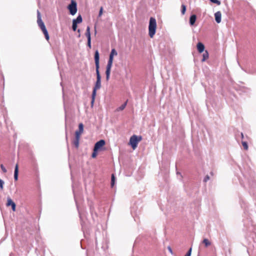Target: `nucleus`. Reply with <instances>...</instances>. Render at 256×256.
Here are the masks:
<instances>
[{
	"mask_svg": "<svg viewBox=\"0 0 256 256\" xmlns=\"http://www.w3.org/2000/svg\"><path fill=\"white\" fill-rule=\"evenodd\" d=\"M88 46L90 48H91V40H88Z\"/></svg>",
	"mask_w": 256,
	"mask_h": 256,
	"instance_id": "35",
	"label": "nucleus"
},
{
	"mask_svg": "<svg viewBox=\"0 0 256 256\" xmlns=\"http://www.w3.org/2000/svg\"><path fill=\"white\" fill-rule=\"evenodd\" d=\"M114 57V56H110V54L109 60H108V62H113Z\"/></svg>",
	"mask_w": 256,
	"mask_h": 256,
	"instance_id": "33",
	"label": "nucleus"
},
{
	"mask_svg": "<svg viewBox=\"0 0 256 256\" xmlns=\"http://www.w3.org/2000/svg\"><path fill=\"white\" fill-rule=\"evenodd\" d=\"M106 79L107 80H108L110 78V72L106 71Z\"/></svg>",
	"mask_w": 256,
	"mask_h": 256,
	"instance_id": "27",
	"label": "nucleus"
},
{
	"mask_svg": "<svg viewBox=\"0 0 256 256\" xmlns=\"http://www.w3.org/2000/svg\"><path fill=\"white\" fill-rule=\"evenodd\" d=\"M102 13H103V8L102 7H101L100 8V12H99L98 16H101L102 14Z\"/></svg>",
	"mask_w": 256,
	"mask_h": 256,
	"instance_id": "32",
	"label": "nucleus"
},
{
	"mask_svg": "<svg viewBox=\"0 0 256 256\" xmlns=\"http://www.w3.org/2000/svg\"><path fill=\"white\" fill-rule=\"evenodd\" d=\"M242 144L245 150H248V146L247 143L246 142H242Z\"/></svg>",
	"mask_w": 256,
	"mask_h": 256,
	"instance_id": "26",
	"label": "nucleus"
},
{
	"mask_svg": "<svg viewBox=\"0 0 256 256\" xmlns=\"http://www.w3.org/2000/svg\"><path fill=\"white\" fill-rule=\"evenodd\" d=\"M37 15H38V20H37L38 24V26H40V28L42 32H43V33L46 37V39L47 40H49L48 34L46 29V28L44 26V23L43 22L42 20L40 14L38 10L37 11Z\"/></svg>",
	"mask_w": 256,
	"mask_h": 256,
	"instance_id": "1",
	"label": "nucleus"
},
{
	"mask_svg": "<svg viewBox=\"0 0 256 256\" xmlns=\"http://www.w3.org/2000/svg\"><path fill=\"white\" fill-rule=\"evenodd\" d=\"M85 34L88 38V40H91L90 28L88 26L86 28V30Z\"/></svg>",
	"mask_w": 256,
	"mask_h": 256,
	"instance_id": "14",
	"label": "nucleus"
},
{
	"mask_svg": "<svg viewBox=\"0 0 256 256\" xmlns=\"http://www.w3.org/2000/svg\"><path fill=\"white\" fill-rule=\"evenodd\" d=\"M209 179L208 176H206L204 178V181L206 182L207 180Z\"/></svg>",
	"mask_w": 256,
	"mask_h": 256,
	"instance_id": "37",
	"label": "nucleus"
},
{
	"mask_svg": "<svg viewBox=\"0 0 256 256\" xmlns=\"http://www.w3.org/2000/svg\"><path fill=\"white\" fill-rule=\"evenodd\" d=\"M78 32H80V30H78Z\"/></svg>",
	"mask_w": 256,
	"mask_h": 256,
	"instance_id": "39",
	"label": "nucleus"
},
{
	"mask_svg": "<svg viewBox=\"0 0 256 256\" xmlns=\"http://www.w3.org/2000/svg\"><path fill=\"white\" fill-rule=\"evenodd\" d=\"M73 22H75L76 24H80L82 22V18L81 16H78L76 19H74L72 20Z\"/></svg>",
	"mask_w": 256,
	"mask_h": 256,
	"instance_id": "16",
	"label": "nucleus"
},
{
	"mask_svg": "<svg viewBox=\"0 0 256 256\" xmlns=\"http://www.w3.org/2000/svg\"><path fill=\"white\" fill-rule=\"evenodd\" d=\"M4 182L0 178V190H2Z\"/></svg>",
	"mask_w": 256,
	"mask_h": 256,
	"instance_id": "24",
	"label": "nucleus"
},
{
	"mask_svg": "<svg viewBox=\"0 0 256 256\" xmlns=\"http://www.w3.org/2000/svg\"><path fill=\"white\" fill-rule=\"evenodd\" d=\"M96 81L94 88L95 89L99 90L101 87V77L99 70H96Z\"/></svg>",
	"mask_w": 256,
	"mask_h": 256,
	"instance_id": "6",
	"label": "nucleus"
},
{
	"mask_svg": "<svg viewBox=\"0 0 256 256\" xmlns=\"http://www.w3.org/2000/svg\"><path fill=\"white\" fill-rule=\"evenodd\" d=\"M192 252V248H190L186 254L184 256H190Z\"/></svg>",
	"mask_w": 256,
	"mask_h": 256,
	"instance_id": "31",
	"label": "nucleus"
},
{
	"mask_svg": "<svg viewBox=\"0 0 256 256\" xmlns=\"http://www.w3.org/2000/svg\"><path fill=\"white\" fill-rule=\"evenodd\" d=\"M126 104H127V102H125L124 104H122V106H119L118 108L116 110V111L117 112H119V111H122V110H123L124 109V108H126Z\"/></svg>",
	"mask_w": 256,
	"mask_h": 256,
	"instance_id": "17",
	"label": "nucleus"
},
{
	"mask_svg": "<svg viewBox=\"0 0 256 256\" xmlns=\"http://www.w3.org/2000/svg\"><path fill=\"white\" fill-rule=\"evenodd\" d=\"M114 182H115V177L114 176V174H112V180H111V186L112 187H113L114 186Z\"/></svg>",
	"mask_w": 256,
	"mask_h": 256,
	"instance_id": "22",
	"label": "nucleus"
},
{
	"mask_svg": "<svg viewBox=\"0 0 256 256\" xmlns=\"http://www.w3.org/2000/svg\"><path fill=\"white\" fill-rule=\"evenodd\" d=\"M222 14L220 12H217L214 14V18L216 22L218 24L221 22Z\"/></svg>",
	"mask_w": 256,
	"mask_h": 256,
	"instance_id": "10",
	"label": "nucleus"
},
{
	"mask_svg": "<svg viewBox=\"0 0 256 256\" xmlns=\"http://www.w3.org/2000/svg\"><path fill=\"white\" fill-rule=\"evenodd\" d=\"M168 251L171 253V254H172V249L171 248L170 246H168Z\"/></svg>",
	"mask_w": 256,
	"mask_h": 256,
	"instance_id": "36",
	"label": "nucleus"
},
{
	"mask_svg": "<svg viewBox=\"0 0 256 256\" xmlns=\"http://www.w3.org/2000/svg\"><path fill=\"white\" fill-rule=\"evenodd\" d=\"M112 62H108L107 66H106V71L110 72L111 68L112 65Z\"/></svg>",
	"mask_w": 256,
	"mask_h": 256,
	"instance_id": "19",
	"label": "nucleus"
},
{
	"mask_svg": "<svg viewBox=\"0 0 256 256\" xmlns=\"http://www.w3.org/2000/svg\"><path fill=\"white\" fill-rule=\"evenodd\" d=\"M80 139H76V140L74 141V144L75 146L78 147V142Z\"/></svg>",
	"mask_w": 256,
	"mask_h": 256,
	"instance_id": "34",
	"label": "nucleus"
},
{
	"mask_svg": "<svg viewBox=\"0 0 256 256\" xmlns=\"http://www.w3.org/2000/svg\"><path fill=\"white\" fill-rule=\"evenodd\" d=\"M99 53L98 50L96 51L94 54V60L96 64V70H99L100 64H99Z\"/></svg>",
	"mask_w": 256,
	"mask_h": 256,
	"instance_id": "7",
	"label": "nucleus"
},
{
	"mask_svg": "<svg viewBox=\"0 0 256 256\" xmlns=\"http://www.w3.org/2000/svg\"><path fill=\"white\" fill-rule=\"evenodd\" d=\"M110 55L112 56H116L118 55V52H117L116 50L114 48H113L111 50Z\"/></svg>",
	"mask_w": 256,
	"mask_h": 256,
	"instance_id": "20",
	"label": "nucleus"
},
{
	"mask_svg": "<svg viewBox=\"0 0 256 256\" xmlns=\"http://www.w3.org/2000/svg\"><path fill=\"white\" fill-rule=\"evenodd\" d=\"M202 243L206 247H208L211 244V242L207 238H204L202 242Z\"/></svg>",
	"mask_w": 256,
	"mask_h": 256,
	"instance_id": "15",
	"label": "nucleus"
},
{
	"mask_svg": "<svg viewBox=\"0 0 256 256\" xmlns=\"http://www.w3.org/2000/svg\"><path fill=\"white\" fill-rule=\"evenodd\" d=\"M212 2L218 5L220 4V2L218 0H210Z\"/></svg>",
	"mask_w": 256,
	"mask_h": 256,
	"instance_id": "29",
	"label": "nucleus"
},
{
	"mask_svg": "<svg viewBox=\"0 0 256 256\" xmlns=\"http://www.w3.org/2000/svg\"><path fill=\"white\" fill-rule=\"evenodd\" d=\"M79 130L78 131L76 132V139H80V135L84 131V126L82 124H80L78 125Z\"/></svg>",
	"mask_w": 256,
	"mask_h": 256,
	"instance_id": "8",
	"label": "nucleus"
},
{
	"mask_svg": "<svg viewBox=\"0 0 256 256\" xmlns=\"http://www.w3.org/2000/svg\"><path fill=\"white\" fill-rule=\"evenodd\" d=\"M0 168H1V169L2 170V171L4 173H6L7 172L6 168L4 167V165L2 164L0 165Z\"/></svg>",
	"mask_w": 256,
	"mask_h": 256,
	"instance_id": "30",
	"label": "nucleus"
},
{
	"mask_svg": "<svg viewBox=\"0 0 256 256\" xmlns=\"http://www.w3.org/2000/svg\"><path fill=\"white\" fill-rule=\"evenodd\" d=\"M98 152V151H94V152L92 156L93 158H95L97 156Z\"/></svg>",
	"mask_w": 256,
	"mask_h": 256,
	"instance_id": "28",
	"label": "nucleus"
},
{
	"mask_svg": "<svg viewBox=\"0 0 256 256\" xmlns=\"http://www.w3.org/2000/svg\"><path fill=\"white\" fill-rule=\"evenodd\" d=\"M156 20L154 18H150L148 26V34L151 38H152L156 34Z\"/></svg>",
	"mask_w": 256,
	"mask_h": 256,
	"instance_id": "2",
	"label": "nucleus"
},
{
	"mask_svg": "<svg viewBox=\"0 0 256 256\" xmlns=\"http://www.w3.org/2000/svg\"><path fill=\"white\" fill-rule=\"evenodd\" d=\"M106 144V142L104 140H101L100 141L96 143L94 149V151H100L102 150V148Z\"/></svg>",
	"mask_w": 256,
	"mask_h": 256,
	"instance_id": "5",
	"label": "nucleus"
},
{
	"mask_svg": "<svg viewBox=\"0 0 256 256\" xmlns=\"http://www.w3.org/2000/svg\"><path fill=\"white\" fill-rule=\"evenodd\" d=\"M186 6L182 4V14H184L185 12H186Z\"/></svg>",
	"mask_w": 256,
	"mask_h": 256,
	"instance_id": "23",
	"label": "nucleus"
},
{
	"mask_svg": "<svg viewBox=\"0 0 256 256\" xmlns=\"http://www.w3.org/2000/svg\"><path fill=\"white\" fill-rule=\"evenodd\" d=\"M197 49L200 53L204 51V46L202 42H198L197 44Z\"/></svg>",
	"mask_w": 256,
	"mask_h": 256,
	"instance_id": "11",
	"label": "nucleus"
},
{
	"mask_svg": "<svg viewBox=\"0 0 256 256\" xmlns=\"http://www.w3.org/2000/svg\"><path fill=\"white\" fill-rule=\"evenodd\" d=\"M72 30L74 31H76L77 28V24L75 23V22H72Z\"/></svg>",
	"mask_w": 256,
	"mask_h": 256,
	"instance_id": "25",
	"label": "nucleus"
},
{
	"mask_svg": "<svg viewBox=\"0 0 256 256\" xmlns=\"http://www.w3.org/2000/svg\"><path fill=\"white\" fill-rule=\"evenodd\" d=\"M208 58V53L207 51H205L202 54V62L206 61Z\"/></svg>",
	"mask_w": 256,
	"mask_h": 256,
	"instance_id": "18",
	"label": "nucleus"
},
{
	"mask_svg": "<svg viewBox=\"0 0 256 256\" xmlns=\"http://www.w3.org/2000/svg\"><path fill=\"white\" fill-rule=\"evenodd\" d=\"M196 16L194 14H193L190 16V24L191 26H193L196 20Z\"/></svg>",
	"mask_w": 256,
	"mask_h": 256,
	"instance_id": "13",
	"label": "nucleus"
},
{
	"mask_svg": "<svg viewBox=\"0 0 256 256\" xmlns=\"http://www.w3.org/2000/svg\"><path fill=\"white\" fill-rule=\"evenodd\" d=\"M18 164H16L15 166L14 172V179L15 180H18Z\"/></svg>",
	"mask_w": 256,
	"mask_h": 256,
	"instance_id": "12",
	"label": "nucleus"
},
{
	"mask_svg": "<svg viewBox=\"0 0 256 256\" xmlns=\"http://www.w3.org/2000/svg\"><path fill=\"white\" fill-rule=\"evenodd\" d=\"M142 140L141 136L136 135L132 136L130 139L129 144L131 146L133 150H135L138 146V143Z\"/></svg>",
	"mask_w": 256,
	"mask_h": 256,
	"instance_id": "3",
	"label": "nucleus"
},
{
	"mask_svg": "<svg viewBox=\"0 0 256 256\" xmlns=\"http://www.w3.org/2000/svg\"><path fill=\"white\" fill-rule=\"evenodd\" d=\"M68 8L70 14L74 15L77 12L76 2L74 0H72L70 4L68 6Z\"/></svg>",
	"mask_w": 256,
	"mask_h": 256,
	"instance_id": "4",
	"label": "nucleus"
},
{
	"mask_svg": "<svg viewBox=\"0 0 256 256\" xmlns=\"http://www.w3.org/2000/svg\"><path fill=\"white\" fill-rule=\"evenodd\" d=\"M242 134V137L244 136L242 133V134Z\"/></svg>",
	"mask_w": 256,
	"mask_h": 256,
	"instance_id": "38",
	"label": "nucleus"
},
{
	"mask_svg": "<svg viewBox=\"0 0 256 256\" xmlns=\"http://www.w3.org/2000/svg\"><path fill=\"white\" fill-rule=\"evenodd\" d=\"M97 90H98L97 89H95L94 88L93 89L92 94V103H93L94 102V98L96 95V92Z\"/></svg>",
	"mask_w": 256,
	"mask_h": 256,
	"instance_id": "21",
	"label": "nucleus"
},
{
	"mask_svg": "<svg viewBox=\"0 0 256 256\" xmlns=\"http://www.w3.org/2000/svg\"><path fill=\"white\" fill-rule=\"evenodd\" d=\"M6 206H11L14 212L16 211V205L15 203L12 200L8 198L7 199Z\"/></svg>",
	"mask_w": 256,
	"mask_h": 256,
	"instance_id": "9",
	"label": "nucleus"
}]
</instances>
